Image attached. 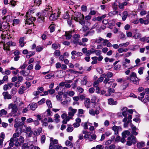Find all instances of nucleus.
<instances>
[{
	"instance_id": "9b49d317",
	"label": "nucleus",
	"mask_w": 149,
	"mask_h": 149,
	"mask_svg": "<svg viewBox=\"0 0 149 149\" xmlns=\"http://www.w3.org/2000/svg\"><path fill=\"white\" fill-rule=\"evenodd\" d=\"M75 121L76 122L73 124V125L74 127H77L80 125L81 119L80 118H77L76 119Z\"/></svg>"
},
{
	"instance_id": "dca6fc26",
	"label": "nucleus",
	"mask_w": 149,
	"mask_h": 149,
	"mask_svg": "<svg viewBox=\"0 0 149 149\" xmlns=\"http://www.w3.org/2000/svg\"><path fill=\"white\" fill-rule=\"evenodd\" d=\"M84 104L85 106L87 108H88L90 107V100L87 98L85 99Z\"/></svg>"
},
{
	"instance_id": "1a4fd4ad",
	"label": "nucleus",
	"mask_w": 149,
	"mask_h": 149,
	"mask_svg": "<svg viewBox=\"0 0 149 149\" xmlns=\"http://www.w3.org/2000/svg\"><path fill=\"white\" fill-rule=\"evenodd\" d=\"M69 112H68V115L71 117L73 116L74 114L76 113L77 110L72 109L71 107L69 108Z\"/></svg>"
},
{
	"instance_id": "a18cd8bd",
	"label": "nucleus",
	"mask_w": 149,
	"mask_h": 149,
	"mask_svg": "<svg viewBox=\"0 0 149 149\" xmlns=\"http://www.w3.org/2000/svg\"><path fill=\"white\" fill-rule=\"evenodd\" d=\"M54 54L56 56H59L60 55V52L59 50H56L55 51Z\"/></svg>"
},
{
	"instance_id": "680f3d73",
	"label": "nucleus",
	"mask_w": 149,
	"mask_h": 149,
	"mask_svg": "<svg viewBox=\"0 0 149 149\" xmlns=\"http://www.w3.org/2000/svg\"><path fill=\"white\" fill-rule=\"evenodd\" d=\"M52 48L54 49H56L58 48V46L57 44H53L52 45Z\"/></svg>"
},
{
	"instance_id": "58836bf2",
	"label": "nucleus",
	"mask_w": 149,
	"mask_h": 149,
	"mask_svg": "<svg viewBox=\"0 0 149 149\" xmlns=\"http://www.w3.org/2000/svg\"><path fill=\"white\" fill-rule=\"evenodd\" d=\"M129 43L128 42H127L125 43L120 44L119 45V46L120 47H125L129 45Z\"/></svg>"
},
{
	"instance_id": "2eb2a0df",
	"label": "nucleus",
	"mask_w": 149,
	"mask_h": 149,
	"mask_svg": "<svg viewBox=\"0 0 149 149\" xmlns=\"http://www.w3.org/2000/svg\"><path fill=\"white\" fill-rule=\"evenodd\" d=\"M24 122L22 121L19 123H16L14 125V127L17 129L16 132L18 130V128L19 127L24 125Z\"/></svg>"
},
{
	"instance_id": "bb28decb",
	"label": "nucleus",
	"mask_w": 149,
	"mask_h": 149,
	"mask_svg": "<svg viewBox=\"0 0 149 149\" xmlns=\"http://www.w3.org/2000/svg\"><path fill=\"white\" fill-rule=\"evenodd\" d=\"M127 4V3L126 1H125L122 3H119L118 6L120 8L123 9L124 8L125 6H126Z\"/></svg>"
},
{
	"instance_id": "bf43d9fd",
	"label": "nucleus",
	"mask_w": 149,
	"mask_h": 149,
	"mask_svg": "<svg viewBox=\"0 0 149 149\" xmlns=\"http://www.w3.org/2000/svg\"><path fill=\"white\" fill-rule=\"evenodd\" d=\"M97 98L95 96H93L91 100V102L92 103H94L96 102V100Z\"/></svg>"
},
{
	"instance_id": "338daca9",
	"label": "nucleus",
	"mask_w": 149,
	"mask_h": 149,
	"mask_svg": "<svg viewBox=\"0 0 149 149\" xmlns=\"http://www.w3.org/2000/svg\"><path fill=\"white\" fill-rule=\"evenodd\" d=\"M96 149H103L104 147L101 145H99L96 146Z\"/></svg>"
},
{
	"instance_id": "7ed1b4c3",
	"label": "nucleus",
	"mask_w": 149,
	"mask_h": 149,
	"mask_svg": "<svg viewBox=\"0 0 149 149\" xmlns=\"http://www.w3.org/2000/svg\"><path fill=\"white\" fill-rule=\"evenodd\" d=\"M130 77H132L131 81L133 84L136 85H139L140 79L137 77L136 73L133 72H132L130 75Z\"/></svg>"
},
{
	"instance_id": "5fc2aeb1",
	"label": "nucleus",
	"mask_w": 149,
	"mask_h": 149,
	"mask_svg": "<svg viewBox=\"0 0 149 149\" xmlns=\"http://www.w3.org/2000/svg\"><path fill=\"white\" fill-rule=\"evenodd\" d=\"M49 28H50V30L51 32H52L54 31L55 27L54 26L51 25L49 26Z\"/></svg>"
},
{
	"instance_id": "79ce46f5",
	"label": "nucleus",
	"mask_w": 149,
	"mask_h": 149,
	"mask_svg": "<svg viewBox=\"0 0 149 149\" xmlns=\"http://www.w3.org/2000/svg\"><path fill=\"white\" fill-rule=\"evenodd\" d=\"M16 133H15L13 135V137L15 139H18L17 137H18L19 136V133L18 132H16Z\"/></svg>"
},
{
	"instance_id": "a211bd4d",
	"label": "nucleus",
	"mask_w": 149,
	"mask_h": 149,
	"mask_svg": "<svg viewBox=\"0 0 149 149\" xmlns=\"http://www.w3.org/2000/svg\"><path fill=\"white\" fill-rule=\"evenodd\" d=\"M117 101H114L112 98H110L108 99V104L110 105H116L117 104Z\"/></svg>"
},
{
	"instance_id": "473e14b6",
	"label": "nucleus",
	"mask_w": 149,
	"mask_h": 149,
	"mask_svg": "<svg viewBox=\"0 0 149 149\" xmlns=\"http://www.w3.org/2000/svg\"><path fill=\"white\" fill-rule=\"evenodd\" d=\"M35 53L33 51H30L28 52V54L26 56V57L27 58H29L31 56L34 55Z\"/></svg>"
},
{
	"instance_id": "864d4df0",
	"label": "nucleus",
	"mask_w": 149,
	"mask_h": 149,
	"mask_svg": "<svg viewBox=\"0 0 149 149\" xmlns=\"http://www.w3.org/2000/svg\"><path fill=\"white\" fill-rule=\"evenodd\" d=\"M45 99L42 98L39 101H38V103L39 105L42 104L45 102Z\"/></svg>"
},
{
	"instance_id": "6e6552de",
	"label": "nucleus",
	"mask_w": 149,
	"mask_h": 149,
	"mask_svg": "<svg viewBox=\"0 0 149 149\" xmlns=\"http://www.w3.org/2000/svg\"><path fill=\"white\" fill-rule=\"evenodd\" d=\"M15 43L11 41H9L6 44L4 45V49L5 50H10V49L9 47L11 46H15Z\"/></svg>"
},
{
	"instance_id": "39448f33",
	"label": "nucleus",
	"mask_w": 149,
	"mask_h": 149,
	"mask_svg": "<svg viewBox=\"0 0 149 149\" xmlns=\"http://www.w3.org/2000/svg\"><path fill=\"white\" fill-rule=\"evenodd\" d=\"M113 79H110L108 78H105L103 81V83L105 85V87L109 88L111 87L112 83L114 81Z\"/></svg>"
},
{
	"instance_id": "cd10ccee",
	"label": "nucleus",
	"mask_w": 149,
	"mask_h": 149,
	"mask_svg": "<svg viewBox=\"0 0 149 149\" xmlns=\"http://www.w3.org/2000/svg\"><path fill=\"white\" fill-rule=\"evenodd\" d=\"M25 90V87L23 86H21L19 90V93L20 94H23L24 93V91Z\"/></svg>"
},
{
	"instance_id": "37998d69",
	"label": "nucleus",
	"mask_w": 149,
	"mask_h": 149,
	"mask_svg": "<svg viewBox=\"0 0 149 149\" xmlns=\"http://www.w3.org/2000/svg\"><path fill=\"white\" fill-rule=\"evenodd\" d=\"M141 37V34L139 33H136L135 34L133 37L135 39H138Z\"/></svg>"
},
{
	"instance_id": "c85d7f7f",
	"label": "nucleus",
	"mask_w": 149,
	"mask_h": 149,
	"mask_svg": "<svg viewBox=\"0 0 149 149\" xmlns=\"http://www.w3.org/2000/svg\"><path fill=\"white\" fill-rule=\"evenodd\" d=\"M118 12L116 10H113L112 11L108 13V15L110 17H112L118 14Z\"/></svg>"
},
{
	"instance_id": "0e129e2a",
	"label": "nucleus",
	"mask_w": 149,
	"mask_h": 149,
	"mask_svg": "<svg viewBox=\"0 0 149 149\" xmlns=\"http://www.w3.org/2000/svg\"><path fill=\"white\" fill-rule=\"evenodd\" d=\"M82 29L85 32L89 29L88 27L87 26H84L82 27Z\"/></svg>"
},
{
	"instance_id": "c03bdc74",
	"label": "nucleus",
	"mask_w": 149,
	"mask_h": 149,
	"mask_svg": "<svg viewBox=\"0 0 149 149\" xmlns=\"http://www.w3.org/2000/svg\"><path fill=\"white\" fill-rule=\"evenodd\" d=\"M78 22L82 25H84L85 24V22L84 20V19H82L79 20Z\"/></svg>"
},
{
	"instance_id": "e433bc0d",
	"label": "nucleus",
	"mask_w": 149,
	"mask_h": 149,
	"mask_svg": "<svg viewBox=\"0 0 149 149\" xmlns=\"http://www.w3.org/2000/svg\"><path fill=\"white\" fill-rule=\"evenodd\" d=\"M46 103L49 108H51L52 107V105L50 100H47L46 102Z\"/></svg>"
},
{
	"instance_id": "052dcab7",
	"label": "nucleus",
	"mask_w": 149,
	"mask_h": 149,
	"mask_svg": "<svg viewBox=\"0 0 149 149\" xmlns=\"http://www.w3.org/2000/svg\"><path fill=\"white\" fill-rule=\"evenodd\" d=\"M69 14L68 13H66L63 16V17L64 19H68L69 18Z\"/></svg>"
},
{
	"instance_id": "4d7b16f0",
	"label": "nucleus",
	"mask_w": 149,
	"mask_h": 149,
	"mask_svg": "<svg viewBox=\"0 0 149 149\" xmlns=\"http://www.w3.org/2000/svg\"><path fill=\"white\" fill-rule=\"evenodd\" d=\"M115 91V90L112 88H109L108 90V92L109 94H111L114 93Z\"/></svg>"
},
{
	"instance_id": "412c9836",
	"label": "nucleus",
	"mask_w": 149,
	"mask_h": 149,
	"mask_svg": "<svg viewBox=\"0 0 149 149\" xmlns=\"http://www.w3.org/2000/svg\"><path fill=\"white\" fill-rule=\"evenodd\" d=\"M37 106L36 103H32L31 104H30L28 107L30 109L32 110H34L37 107Z\"/></svg>"
},
{
	"instance_id": "de8ad7c7",
	"label": "nucleus",
	"mask_w": 149,
	"mask_h": 149,
	"mask_svg": "<svg viewBox=\"0 0 149 149\" xmlns=\"http://www.w3.org/2000/svg\"><path fill=\"white\" fill-rule=\"evenodd\" d=\"M104 77H103V75H102V74L101 75L100 77L97 79V81L99 82H101L103 80Z\"/></svg>"
},
{
	"instance_id": "a878e982",
	"label": "nucleus",
	"mask_w": 149,
	"mask_h": 149,
	"mask_svg": "<svg viewBox=\"0 0 149 149\" xmlns=\"http://www.w3.org/2000/svg\"><path fill=\"white\" fill-rule=\"evenodd\" d=\"M123 17L122 18V20L123 21H125L128 15V13L127 11L124 12L122 14Z\"/></svg>"
},
{
	"instance_id": "20e7f679",
	"label": "nucleus",
	"mask_w": 149,
	"mask_h": 149,
	"mask_svg": "<svg viewBox=\"0 0 149 149\" xmlns=\"http://www.w3.org/2000/svg\"><path fill=\"white\" fill-rule=\"evenodd\" d=\"M128 141L127 142V145L130 146L132 144H134L136 142V137L132 134L128 137L127 139Z\"/></svg>"
},
{
	"instance_id": "ddd939ff",
	"label": "nucleus",
	"mask_w": 149,
	"mask_h": 149,
	"mask_svg": "<svg viewBox=\"0 0 149 149\" xmlns=\"http://www.w3.org/2000/svg\"><path fill=\"white\" fill-rule=\"evenodd\" d=\"M25 132L27 134H28V136L29 137L31 136L33 133L31 128L30 127H26V130H25Z\"/></svg>"
},
{
	"instance_id": "f257e3e1",
	"label": "nucleus",
	"mask_w": 149,
	"mask_h": 149,
	"mask_svg": "<svg viewBox=\"0 0 149 149\" xmlns=\"http://www.w3.org/2000/svg\"><path fill=\"white\" fill-rule=\"evenodd\" d=\"M50 143L49 145V149H62L63 147L57 144L58 141L57 139H54L52 137L50 138Z\"/></svg>"
},
{
	"instance_id": "13d9d810",
	"label": "nucleus",
	"mask_w": 149,
	"mask_h": 149,
	"mask_svg": "<svg viewBox=\"0 0 149 149\" xmlns=\"http://www.w3.org/2000/svg\"><path fill=\"white\" fill-rule=\"evenodd\" d=\"M95 54L97 56L100 55L102 54L101 51L100 50H96Z\"/></svg>"
},
{
	"instance_id": "72a5a7b5",
	"label": "nucleus",
	"mask_w": 149,
	"mask_h": 149,
	"mask_svg": "<svg viewBox=\"0 0 149 149\" xmlns=\"http://www.w3.org/2000/svg\"><path fill=\"white\" fill-rule=\"evenodd\" d=\"M77 16L79 19V20L82 19H84V16L83 14H81V13H77Z\"/></svg>"
},
{
	"instance_id": "f3484780",
	"label": "nucleus",
	"mask_w": 149,
	"mask_h": 149,
	"mask_svg": "<svg viewBox=\"0 0 149 149\" xmlns=\"http://www.w3.org/2000/svg\"><path fill=\"white\" fill-rule=\"evenodd\" d=\"M50 16L49 17V19L52 21H54L57 19V17L59 16V14H57L56 15V14L55 13L54 14H51Z\"/></svg>"
},
{
	"instance_id": "49530a36",
	"label": "nucleus",
	"mask_w": 149,
	"mask_h": 149,
	"mask_svg": "<svg viewBox=\"0 0 149 149\" xmlns=\"http://www.w3.org/2000/svg\"><path fill=\"white\" fill-rule=\"evenodd\" d=\"M45 136L44 135H42L41 138V143H44L45 141Z\"/></svg>"
},
{
	"instance_id": "69168bd1",
	"label": "nucleus",
	"mask_w": 149,
	"mask_h": 149,
	"mask_svg": "<svg viewBox=\"0 0 149 149\" xmlns=\"http://www.w3.org/2000/svg\"><path fill=\"white\" fill-rule=\"evenodd\" d=\"M19 23V20L18 19H14L13 21V23L14 24H17Z\"/></svg>"
},
{
	"instance_id": "f8f14e48",
	"label": "nucleus",
	"mask_w": 149,
	"mask_h": 149,
	"mask_svg": "<svg viewBox=\"0 0 149 149\" xmlns=\"http://www.w3.org/2000/svg\"><path fill=\"white\" fill-rule=\"evenodd\" d=\"M3 95L4 99H10L12 98L11 95L8 94V92H4L3 93Z\"/></svg>"
},
{
	"instance_id": "e2e57ef3",
	"label": "nucleus",
	"mask_w": 149,
	"mask_h": 149,
	"mask_svg": "<svg viewBox=\"0 0 149 149\" xmlns=\"http://www.w3.org/2000/svg\"><path fill=\"white\" fill-rule=\"evenodd\" d=\"M67 93L70 96H72L74 94V92L72 91L67 92Z\"/></svg>"
},
{
	"instance_id": "f03ea898",
	"label": "nucleus",
	"mask_w": 149,
	"mask_h": 149,
	"mask_svg": "<svg viewBox=\"0 0 149 149\" xmlns=\"http://www.w3.org/2000/svg\"><path fill=\"white\" fill-rule=\"evenodd\" d=\"M8 108L9 109H12L11 113L13 116H18L20 115V113L17 112V109L15 104H10L9 105Z\"/></svg>"
},
{
	"instance_id": "4be33fe9",
	"label": "nucleus",
	"mask_w": 149,
	"mask_h": 149,
	"mask_svg": "<svg viewBox=\"0 0 149 149\" xmlns=\"http://www.w3.org/2000/svg\"><path fill=\"white\" fill-rule=\"evenodd\" d=\"M130 134V132L128 130L125 131L122 134V137L125 138H126L127 136H129Z\"/></svg>"
},
{
	"instance_id": "4c0bfd02",
	"label": "nucleus",
	"mask_w": 149,
	"mask_h": 149,
	"mask_svg": "<svg viewBox=\"0 0 149 149\" xmlns=\"http://www.w3.org/2000/svg\"><path fill=\"white\" fill-rule=\"evenodd\" d=\"M87 78L86 77H84V79L83 80L81 81V82L82 85H85L86 84L87 82V81L86 80Z\"/></svg>"
},
{
	"instance_id": "aec40b11",
	"label": "nucleus",
	"mask_w": 149,
	"mask_h": 149,
	"mask_svg": "<svg viewBox=\"0 0 149 149\" xmlns=\"http://www.w3.org/2000/svg\"><path fill=\"white\" fill-rule=\"evenodd\" d=\"M102 75H103V77H104V78H108L109 79L113 77V74L111 72H109L107 74H103Z\"/></svg>"
},
{
	"instance_id": "c9c22d12",
	"label": "nucleus",
	"mask_w": 149,
	"mask_h": 149,
	"mask_svg": "<svg viewBox=\"0 0 149 149\" xmlns=\"http://www.w3.org/2000/svg\"><path fill=\"white\" fill-rule=\"evenodd\" d=\"M34 3L36 5L39 6L42 3V0H34Z\"/></svg>"
},
{
	"instance_id": "393cba45",
	"label": "nucleus",
	"mask_w": 149,
	"mask_h": 149,
	"mask_svg": "<svg viewBox=\"0 0 149 149\" xmlns=\"http://www.w3.org/2000/svg\"><path fill=\"white\" fill-rule=\"evenodd\" d=\"M70 100L71 99L70 98H68L67 99H65V101H64L63 102H62V100H61V103L63 105L68 104V103L70 102Z\"/></svg>"
},
{
	"instance_id": "9d476101",
	"label": "nucleus",
	"mask_w": 149,
	"mask_h": 149,
	"mask_svg": "<svg viewBox=\"0 0 149 149\" xmlns=\"http://www.w3.org/2000/svg\"><path fill=\"white\" fill-rule=\"evenodd\" d=\"M132 130V133L133 135H137L138 134L137 131L138 130L136 127L133 125H132L131 126Z\"/></svg>"
},
{
	"instance_id": "774afa93",
	"label": "nucleus",
	"mask_w": 149,
	"mask_h": 149,
	"mask_svg": "<svg viewBox=\"0 0 149 149\" xmlns=\"http://www.w3.org/2000/svg\"><path fill=\"white\" fill-rule=\"evenodd\" d=\"M14 85L15 87H18L20 86V82L17 81L14 83Z\"/></svg>"
},
{
	"instance_id": "f704fd0d",
	"label": "nucleus",
	"mask_w": 149,
	"mask_h": 149,
	"mask_svg": "<svg viewBox=\"0 0 149 149\" xmlns=\"http://www.w3.org/2000/svg\"><path fill=\"white\" fill-rule=\"evenodd\" d=\"M144 146V143L143 142L138 143L137 144V147L139 148H140Z\"/></svg>"
},
{
	"instance_id": "6ab92c4d",
	"label": "nucleus",
	"mask_w": 149,
	"mask_h": 149,
	"mask_svg": "<svg viewBox=\"0 0 149 149\" xmlns=\"http://www.w3.org/2000/svg\"><path fill=\"white\" fill-rule=\"evenodd\" d=\"M119 128H121L120 127H118L116 125H114L113 127L112 130L114 131L115 134L118 135V130Z\"/></svg>"
},
{
	"instance_id": "c756f323",
	"label": "nucleus",
	"mask_w": 149,
	"mask_h": 149,
	"mask_svg": "<svg viewBox=\"0 0 149 149\" xmlns=\"http://www.w3.org/2000/svg\"><path fill=\"white\" fill-rule=\"evenodd\" d=\"M60 117V116L58 113L55 114L54 115L55 118L54 120H55L56 123H58L60 121V120L59 119Z\"/></svg>"
},
{
	"instance_id": "4468645a",
	"label": "nucleus",
	"mask_w": 149,
	"mask_h": 149,
	"mask_svg": "<svg viewBox=\"0 0 149 149\" xmlns=\"http://www.w3.org/2000/svg\"><path fill=\"white\" fill-rule=\"evenodd\" d=\"M74 32V31L72 30L69 31L68 32L66 31L64 36L66 37L67 39H70L72 37L71 34L73 33Z\"/></svg>"
},
{
	"instance_id": "b1692460",
	"label": "nucleus",
	"mask_w": 149,
	"mask_h": 149,
	"mask_svg": "<svg viewBox=\"0 0 149 149\" xmlns=\"http://www.w3.org/2000/svg\"><path fill=\"white\" fill-rule=\"evenodd\" d=\"M127 107H124L121 110L122 111V114L125 117H126L127 115Z\"/></svg>"
},
{
	"instance_id": "603ef678",
	"label": "nucleus",
	"mask_w": 149,
	"mask_h": 149,
	"mask_svg": "<svg viewBox=\"0 0 149 149\" xmlns=\"http://www.w3.org/2000/svg\"><path fill=\"white\" fill-rule=\"evenodd\" d=\"M43 49V48L42 47H40V46H38L36 47V50L38 52H40Z\"/></svg>"
},
{
	"instance_id": "2f4dec72",
	"label": "nucleus",
	"mask_w": 149,
	"mask_h": 149,
	"mask_svg": "<svg viewBox=\"0 0 149 149\" xmlns=\"http://www.w3.org/2000/svg\"><path fill=\"white\" fill-rule=\"evenodd\" d=\"M65 143L66 146H70L71 148H72L73 147V144L68 140L66 141Z\"/></svg>"
},
{
	"instance_id": "09e8293b",
	"label": "nucleus",
	"mask_w": 149,
	"mask_h": 149,
	"mask_svg": "<svg viewBox=\"0 0 149 149\" xmlns=\"http://www.w3.org/2000/svg\"><path fill=\"white\" fill-rule=\"evenodd\" d=\"M33 76L31 75H28L26 77V79L27 81H29L33 79Z\"/></svg>"
},
{
	"instance_id": "5701e85b",
	"label": "nucleus",
	"mask_w": 149,
	"mask_h": 149,
	"mask_svg": "<svg viewBox=\"0 0 149 149\" xmlns=\"http://www.w3.org/2000/svg\"><path fill=\"white\" fill-rule=\"evenodd\" d=\"M24 38L23 37H21L19 39V45L21 47H23L25 43L24 42Z\"/></svg>"
},
{
	"instance_id": "ea45409f",
	"label": "nucleus",
	"mask_w": 149,
	"mask_h": 149,
	"mask_svg": "<svg viewBox=\"0 0 149 149\" xmlns=\"http://www.w3.org/2000/svg\"><path fill=\"white\" fill-rule=\"evenodd\" d=\"M19 73L21 75H23L24 76H26L28 74L26 73L25 71L24 70L20 71Z\"/></svg>"
},
{
	"instance_id": "423d86ee",
	"label": "nucleus",
	"mask_w": 149,
	"mask_h": 149,
	"mask_svg": "<svg viewBox=\"0 0 149 149\" xmlns=\"http://www.w3.org/2000/svg\"><path fill=\"white\" fill-rule=\"evenodd\" d=\"M10 27L9 24L6 22H3L2 24L0 23V31H2L3 33L7 32V30H6L3 31V30L6 29H8Z\"/></svg>"
},
{
	"instance_id": "7c9ffc66",
	"label": "nucleus",
	"mask_w": 149,
	"mask_h": 149,
	"mask_svg": "<svg viewBox=\"0 0 149 149\" xmlns=\"http://www.w3.org/2000/svg\"><path fill=\"white\" fill-rule=\"evenodd\" d=\"M27 18L25 21L26 24H30L32 23V19H30V17L29 18L27 15L26 16Z\"/></svg>"
},
{
	"instance_id": "3c124183",
	"label": "nucleus",
	"mask_w": 149,
	"mask_h": 149,
	"mask_svg": "<svg viewBox=\"0 0 149 149\" xmlns=\"http://www.w3.org/2000/svg\"><path fill=\"white\" fill-rule=\"evenodd\" d=\"M17 80L18 81L20 82H22L23 80V78L22 76H18L17 77Z\"/></svg>"
},
{
	"instance_id": "8fccbe9b",
	"label": "nucleus",
	"mask_w": 149,
	"mask_h": 149,
	"mask_svg": "<svg viewBox=\"0 0 149 149\" xmlns=\"http://www.w3.org/2000/svg\"><path fill=\"white\" fill-rule=\"evenodd\" d=\"M18 139H15V141H16L15 143V145L17 147L20 146V143L18 142Z\"/></svg>"
},
{
	"instance_id": "6e6d98bb",
	"label": "nucleus",
	"mask_w": 149,
	"mask_h": 149,
	"mask_svg": "<svg viewBox=\"0 0 149 149\" xmlns=\"http://www.w3.org/2000/svg\"><path fill=\"white\" fill-rule=\"evenodd\" d=\"M73 130V128L72 127H69L67 129V131L68 132H72Z\"/></svg>"
},
{
	"instance_id": "0eeeda50",
	"label": "nucleus",
	"mask_w": 149,
	"mask_h": 149,
	"mask_svg": "<svg viewBox=\"0 0 149 149\" xmlns=\"http://www.w3.org/2000/svg\"><path fill=\"white\" fill-rule=\"evenodd\" d=\"M139 22L141 24H148L149 23V11L148 12V14L142 18H140L139 19Z\"/></svg>"
},
{
	"instance_id": "a19ab883",
	"label": "nucleus",
	"mask_w": 149,
	"mask_h": 149,
	"mask_svg": "<svg viewBox=\"0 0 149 149\" xmlns=\"http://www.w3.org/2000/svg\"><path fill=\"white\" fill-rule=\"evenodd\" d=\"M144 69V67H142L139 68L138 69V73L139 74H142L143 73V70Z\"/></svg>"
}]
</instances>
